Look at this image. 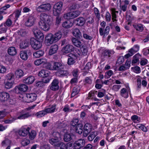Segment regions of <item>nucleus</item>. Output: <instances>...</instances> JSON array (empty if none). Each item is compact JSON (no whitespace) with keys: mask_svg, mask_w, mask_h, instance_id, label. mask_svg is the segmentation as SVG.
<instances>
[{"mask_svg":"<svg viewBox=\"0 0 149 149\" xmlns=\"http://www.w3.org/2000/svg\"><path fill=\"white\" fill-rule=\"evenodd\" d=\"M40 20L38 23L40 28L45 31H49L52 23L51 17L45 13H42L40 15Z\"/></svg>","mask_w":149,"mask_h":149,"instance_id":"nucleus-1","label":"nucleus"},{"mask_svg":"<svg viewBox=\"0 0 149 149\" xmlns=\"http://www.w3.org/2000/svg\"><path fill=\"white\" fill-rule=\"evenodd\" d=\"M37 97L36 94L34 93H26L24 95L23 99L24 102H30L35 100L36 99Z\"/></svg>","mask_w":149,"mask_h":149,"instance_id":"nucleus-2","label":"nucleus"},{"mask_svg":"<svg viewBox=\"0 0 149 149\" xmlns=\"http://www.w3.org/2000/svg\"><path fill=\"white\" fill-rule=\"evenodd\" d=\"M51 8V5L49 3H43L37 7L36 9L39 12H46L49 11Z\"/></svg>","mask_w":149,"mask_h":149,"instance_id":"nucleus-3","label":"nucleus"},{"mask_svg":"<svg viewBox=\"0 0 149 149\" xmlns=\"http://www.w3.org/2000/svg\"><path fill=\"white\" fill-rule=\"evenodd\" d=\"M45 42L46 45L47 46H49L56 42L53 35L52 33H49L46 35Z\"/></svg>","mask_w":149,"mask_h":149,"instance_id":"nucleus-4","label":"nucleus"},{"mask_svg":"<svg viewBox=\"0 0 149 149\" xmlns=\"http://www.w3.org/2000/svg\"><path fill=\"white\" fill-rule=\"evenodd\" d=\"M114 53V51L112 50L106 49L104 50L102 53L101 58L102 61L105 60L106 57L109 58Z\"/></svg>","mask_w":149,"mask_h":149,"instance_id":"nucleus-5","label":"nucleus"},{"mask_svg":"<svg viewBox=\"0 0 149 149\" xmlns=\"http://www.w3.org/2000/svg\"><path fill=\"white\" fill-rule=\"evenodd\" d=\"M30 44L33 48L36 50L39 49L42 46L41 44L40 41L34 38H31Z\"/></svg>","mask_w":149,"mask_h":149,"instance_id":"nucleus-6","label":"nucleus"},{"mask_svg":"<svg viewBox=\"0 0 149 149\" xmlns=\"http://www.w3.org/2000/svg\"><path fill=\"white\" fill-rule=\"evenodd\" d=\"M30 129V128L29 127H22L18 131V134L21 136H26L29 133Z\"/></svg>","mask_w":149,"mask_h":149,"instance_id":"nucleus-7","label":"nucleus"},{"mask_svg":"<svg viewBox=\"0 0 149 149\" xmlns=\"http://www.w3.org/2000/svg\"><path fill=\"white\" fill-rule=\"evenodd\" d=\"M28 89V87L27 85L24 84H21L16 86L14 90L16 93L17 92V89L19 92L23 93L26 91Z\"/></svg>","mask_w":149,"mask_h":149,"instance_id":"nucleus-8","label":"nucleus"},{"mask_svg":"<svg viewBox=\"0 0 149 149\" xmlns=\"http://www.w3.org/2000/svg\"><path fill=\"white\" fill-rule=\"evenodd\" d=\"M74 143L75 148L80 149L84 146L85 141L84 139H80L75 141Z\"/></svg>","mask_w":149,"mask_h":149,"instance_id":"nucleus-9","label":"nucleus"},{"mask_svg":"<svg viewBox=\"0 0 149 149\" xmlns=\"http://www.w3.org/2000/svg\"><path fill=\"white\" fill-rule=\"evenodd\" d=\"M92 129L91 125L88 123H86L85 125L84 128L83 135L84 136H87L91 132Z\"/></svg>","mask_w":149,"mask_h":149,"instance_id":"nucleus-10","label":"nucleus"},{"mask_svg":"<svg viewBox=\"0 0 149 149\" xmlns=\"http://www.w3.org/2000/svg\"><path fill=\"white\" fill-rule=\"evenodd\" d=\"M86 22L85 19L82 17H80L77 18L74 20V23L76 26H82Z\"/></svg>","mask_w":149,"mask_h":149,"instance_id":"nucleus-11","label":"nucleus"},{"mask_svg":"<svg viewBox=\"0 0 149 149\" xmlns=\"http://www.w3.org/2000/svg\"><path fill=\"white\" fill-rule=\"evenodd\" d=\"M58 84L59 81L58 79H54L50 86V89L54 91L58 90L59 87Z\"/></svg>","mask_w":149,"mask_h":149,"instance_id":"nucleus-12","label":"nucleus"},{"mask_svg":"<svg viewBox=\"0 0 149 149\" xmlns=\"http://www.w3.org/2000/svg\"><path fill=\"white\" fill-rule=\"evenodd\" d=\"M31 116L30 113L29 112H25L24 111H22L18 113V116L17 118L18 119H25Z\"/></svg>","mask_w":149,"mask_h":149,"instance_id":"nucleus-13","label":"nucleus"},{"mask_svg":"<svg viewBox=\"0 0 149 149\" xmlns=\"http://www.w3.org/2000/svg\"><path fill=\"white\" fill-rule=\"evenodd\" d=\"M121 0H120V7L122 11L125 12L127 8V6L129 4L130 1L128 0H125L123 1L122 2H120Z\"/></svg>","mask_w":149,"mask_h":149,"instance_id":"nucleus-14","label":"nucleus"},{"mask_svg":"<svg viewBox=\"0 0 149 149\" xmlns=\"http://www.w3.org/2000/svg\"><path fill=\"white\" fill-rule=\"evenodd\" d=\"M30 44V41L29 39H25L20 43L19 47L21 49H25L28 47Z\"/></svg>","mask_w":149,"mask_h":149,"instance_id":"nucleus-15","label":"nucleus"},{"mask_svg":"<svg viewBox=\"0 0 149 149\" xmlns=\"http://www.w3.org/2000/svg\"><path fill=\"white\" fill-rule=\"evenodd\" d=\"M35 19L33 16H30L28 17L25 22V25L27 26H31L34 24Z\"/></svg>","mask_w":149,"mask_h":149,"instance_id":"nucleus-16","label":"nucleus"},{"mask_svg":"<svg viewBox=\"0 0 149 149\" xmlns=\"http://www.w3.org/2000/svg\"><path fill=\"white\" fill-rule=\"evenodd\" d=\"M110 31V27L109 26H107L104 31L102 28H100L99 29V33L101 36H103V38L105 37V36L108 35Z\"/></svg>","mask_w":149,"mask_h":149,"instance_id":"nucleus-17","label":"nucleus"},{"mask_svg":"<svg viewBox=\"0 0 149 149\" xmlns=\"http://www.w3.org/2000/svg\"><path fill=\"white\" fill-rule=\"evenodd\" d=\"M33 33L37 39L40 40L43 39L44 38L43 34L40 30L37 29H34Z\"/></svg>","mask_w":149,"mask_h":149,"instance_id":"nucleus-18","label":"nucleus"},{"mask_svg":"<svg viewBox=\"0 0 149 149\" xmlns=\"http://www.w3.org/2000/svg\"><path fill=\"white\" fill-rule=\"evenodd\" d=\"M68 71L65 70H61L57 71L56 72V74L57 76L61 77H63L68 76L69 74Z\"/></svg>","mask_w":149,"mask_h":149,"instance_id":"nucleus-19","label":"nucleus"},{"mask_svg":"<svg viewBox=\"0 0 149 149\" xmlns=\"http://www.w3.org/2000/svg\"><path fill=\"white\" fill-rule=\"evenodd\" d=\"M73 35L78 39H80L82 37L81 33L79 30L77 28H73L72 29Z\"/></svg>","mask_w":149,"mask_h":149,"instance_id":"nucleus-20","label":"nucleus"},{"mask_svg":"<svg viewBox=\"0 0 149 149\" xmlns=\"http://www.w3.org/2000/svg\"><path fill=\"white\" fill-rule=\"evenodd\" d=\"M64 68V65L61 63L55 62L53 63V70L59 71Z\"/></svg>","mask_w":149,"mask_h":149,"instance_id":"nucleus-21","label":"nucleus"},{"mask_svg":"<svg viewBox=\"0 0 149 149\" xmlns=\"http://www.w3.org/2000/svg\"><path fill=\"white\" fill-rule=\"evenodd\" d=\"M81 88L79 85H77L73 88L71 94V97H73L78 94L80 91Z\"/></svg>","mask_w":149,"mask_h":149,"instance_id":"nucleus-22","label":"nucleus"},{"mask_svg":"<svg viewBox=\"0 0 149 149\" xmlns=\"http://www.w3.org/2000/svg\"><path fill=\"white\" fill-rule=\"evenodd\" d=\"M56 109V105H53L47 107H46L44 110L46 114L54 112Z\"/></svg>","mask_w":149,"mask_h":149,"instance_id":"nucleus-23","label":"nucleus"},{"mask_svg":"<svg viewBox=\"0 0 149 149\" xmlns=\"http://www.w3.org/2000/svg\"><path fill=\"white\" fill-rule=\"evenodd\" d=\"M35 81V77L33 76H29L24 79V82L30 84L33 83Z\"/></svg>","mask_w":149,"mask_h":149,"instance_id":"nucleus-24","label":"nucleus"},{"mask_svg":"<svg viewBox=\"0 0 149 149\" xmlns=\"http://www.w3.org/2000/svg\"><path fill=\"white\" fill-rule=\"evenodd\" d=\"M71 40L73 44L75 46L78 47H80L82 46L81 42L77 38L73 37L72 38Z\"/></svg>","mask_w":149,"mask_h":149,"instance_id":"nucleus-25","label":"nucleus"},{"mask_svg":"<svg viewBox=\"0 0 149 149\" xmlns=\"http://www.w3.org/2000/svg\"><path fill=\"white\" fill-rule=\"evenodd\" d=\"M58 49V45L55 44L52 45L50 48L49 52V54L50 55H52L55 53Z\"/></svg>","mask_w":149,"mask_h":149,"instance_id":"nucleus-26","label":"nucleus"},{"mask_svg":"<svg viewBox=\"0 0 149 149\" xmlns=\"http://www.w3.org/2000/svg\"><path fill=\"white\" fill-rule=\"evenodd\" d=\"M74 50V48L72 45H66L65 47L63 48L64 52L66 53L71 52Z\"/></svg>","mask_w":149,"mask_h":149,"instance_id":"nucleus-27","label":"nucleus"},{"mask_svg":"<svg viewBox=\"0 0 149 149\" xmlns=\"http://www.w3.org/2000/svg\"><path fill=\"white\" fill-rule=\"evenodd\" d=\"M50 74L49 72L47 71L44 70H42L38 74L39 77L44 78L45 77H47Z\"/></svg>","mask_w":149,"mask_h":149,"instance_id":"nucleus-28","label":"nucleus"},{"mask_svg":"<svg viewBox=\"0 0 149 149\" xmlns=\"http://www.w3.org/2000/svg\"><path fill=\"white\" fill-rule=\"evenodd\" d=\"M9 98V95L6 92L1 93L0 100L1 101L7 100Z\"/></svg>","mask_w":149,"mask_h":149,"instance_id":"nucleus-29","label":"nucleus"},{"mask_svg":"<svg viewBox=\"0 0 149 149\" xmlns=\"http://www.w3.org/2000/svg\"><path fill=\"white\" fill-rule=\"evenodd\" d=\"M21 58L23 60L26 61L28 58L26 50L21 51L20 53Z\"/></svg>","mask_w":149,"mask_h":149,"instance_id":"nucleus-30","label":"nucleus"},{"mask_svg":"<svg viewBox=\"0 0 149 149\" xmlns=\"http://www.w3.org/2000/svg\"><path fill=\"white\" fill-rule=\"evenodd\" d=\"M50 143L54 146H58L59 145V139L56 138H52L49 140Z\"/></svg>","mask_w":149,"mask_h":149,"instance_id":"nucleus-31","label":"nucleus"},{"mask_svg":"<svg viewBox=\"0 0 149 149\" xmlns=\"http://www.w3.org/2000/svg\"><path fill=\"white\" fill-rule=\"evenodd\" d=\"M120 95L122 97L126 98L128 97V93L125 88H122L120 91Z\"/></svg>","mask_w":149,"mask_h":149,"instance_id":"nucleus-32","label":"nucleus"},{"mask_svg":"<svg viewBox=\"0 0 149 149\" xmlns=\"http://www.w3.org/2000/svg\"><path fill=\"white\" fill-rule=\"evenodd\" d=\"M83 126L81 124H78L75 127L76 132L79 134H81L83 132Z\"/></svg>","mask_w":149,"mask_h":149,"instance_id":"nucleus-33","label":"nucleus"},{"mask_svg":"<svg viewBox=\"0 0 149 149\" xmlns=\"http://www.w3.org/2000/svg\"><path fill=\"white\" fill-rule=\"evenodd\" d=\"M72 136L68 133H65L63 139L65 141L68 142L71 141Z\"/></svg>","mask_w":149,"mask_h":149,"instance_id":"nucleus-34","label":"nucleus"},{"mask_svg":"<svg viewBox=\"0 0 149 149\" xmlns=\"http://www.w3.org/2000/svg\"><path fill=\"white\" fill-rule=\"evenodd\" d=\"M63 26L65 28H69L71 27L73 24L70 20H67L64 22L62 24Z\"/></svg>","mask_w":149,"mask_h":149,"instance_id":"nucleus-35","label":"nucleus"},{"mask_svg":"<svg viewBox=\"0 0 149 149\" xmlns=\"http://www.w3.org/2000/svg\"><path fill=\"white\" fill-rule=\"evenodd\" d=\"M47 60L45 59H40L34 61V63L37 65H39L41 64H45L47 63Z\"/></svg>","mask_w":149,"mask_h":149,"instance_id":"nucleus-36","label":"nucleus"},{"mask_svg":"<svg viewBox=\"0 0 149 149\" xmlns=\"http://www.w3.org/2000/svg\"><path fill=\"white\" fill-rule=\"evenodd\" d=\"M15 76L13 73L10 74V88L15 86L16 83L14 82Z\"/></svg>","mask_w":149,"mask_h":149,"instance_id":"nucleus-37","label":"nucleus"},{"mask_svg":"<svg viewBox=\"0 0 149 149\" xmlns=\"http://www.w3.org/2000/svg\"><path fill=\"white\" fill-rule=\"evenodd\" d=\"M70 13L72 19L77 17L80 14V12L78 10L74 11Z\"/></svg>","mask_w":149,"mask_h":149,"instance_id":"nucleus-38","label":"nucleus"},{"mask_svg":"<svg viewBox=\"0 0 149 149\" xmlns=\"http://www.w3.org/2000/svg\"><path fill=\"white\" fill-rule=\"evenodd\" d=\"M4 84L5 88L7 89L9 88V78L7 76L6 77L4 82Z\"/></svg>","mask_w":149,"mask_h":149,"instance_id":"nucleus-39","label":"nucleus"},{"mask_svg":"<svg viewBox=\"0 0 149 149\" xmlns=\"http://www.w3.org/2000/svg\"><path fill=\"white\" fill-rule=\"evenodd\" d=\"M15 74L16 77L18 78H20L24 75V72L21 69L16 70L15 72Z\"/></svg>","mask_w":149,"mask_h":149,"instance_id":"nucleus-40","label":"nucleus"},{"mask_svg":"<svg viewBox=\"0 0 149 149\" xmlns=\"http://www.w3.org/2000/svg\"><path fill=\"white\" fill-rule=\"evenodd\" d=\"M56 42L59 40L62 37V34L61 32H58L53 34Z\"/></svg>","mask_w":149,"mask_h":149,"instance_id":"nucleus-41","label":"nucleus"},{"mask_svg":"<svg viewBox=\"0 0 149 149\" xmlns=\"http://www.w3.org/2000/svg\"><path fill=\"white\" fill-rule=\"evenodd\" d=\"M43 51L40 50L36 52L33 54V56L35 58H39L42 56L44 54Z\"/></svg>","mask_w":149,"mask_h":149,"instance_id":"nucleus-42","label":"nucleus"},{"mask_svg":"<svg viewBox=\"0 0 149 149\" xmlns=\"http://www.w3.org/2000/svg\"><path fill=\"white\" fill-rule=\"evenodd\" d=\"M139 49V47L138 45H135L129 50V52L130 53H132L134 54V53L138 51Z\"/></svg>","mask_w":149,"mask_h":149,"instance_id":"nucleus-43","label":"nucleus"},{"mask_svg":"<svg viewBox=\"0 0 149 149\" xmlns=\"http://www.w3.org/2000/svg\"><path fill=\"white\" fill-rule=\"evenodd\" d=\"M9 7V5L8 4L6 6L3 7L0 9V15H3L7 13L6 11V10L7 8Z\"/></svg>","mask_w":149,"mask_h":149,"instance_id":"nucleus-44","label":"nucleus"},{"mask_svg":"<svg viewBox=\"0 0 149 149\" xmlns=\"http://www.w3.org/2000/svg\"><path fill=\"white\" fill-rule=\"evenodd\" d=\"M29 137L31 140H33L36 137V132L34 130H32L30 132H29L28 133Z\"/></svg>","mask_w":149,"mask_h":149,"instance_id":"nucleus-45","label":"nucleus"},{"mask_svg":"<svg viewBox=\"0 0 149 149\" xmlns=\"http://www.w3.org/2000/svg\"><path fill=\"white\" fill-rule=\"evenodd\" d=\"M139 55L138 54H135L133 56V58L132 62V64L133 65L134 64L137 63H139Z\"/></svg>","mask_w":149,"mask_h":149,"instance_id":"nucleus-46","label":"nucleus"},{"mask_svg":"<svg viewBox=\"0 0 149 149\" xmlns=\"http://www.w3.org/2000/svg\"><path fill=\"white\" fill-rule=\"evenodd\" d=\"M7 28L3 25V23H1L0 25V34L6 33Z\"/></svg>","mask_w":149,"mask_h":149,"instance_id":"nucleus-47","label":"nucleus"},{"mask_svg":"<svg viewBox=\"0 0 149 149\" xmlns=\"http://www.w3.org/2000/svg\"><path fill=\"white\" fill-rule=\"evenodd\" d=\"M63 5V3L62 2H57L54 6V8L56 9L61 10Z\"/></svg>","mask_w":149,"mask_h":149,"instance_id":"nucleus-48","label":"nucleus"},{"mask_svg":"<svg viewBox=\"0 0 149 149\" xmlns=\"http://www.w3.org/2000/svg\"><path fill=\"white\" fill-rule=\"evenodd\" d=\"M133 26L136 30L139 31H142L143 30V27L141 24L134 25Z\"/></svg>","mask_w":149,"mask_h":149,"instance_id":"nucleus-49","label":"nucleus"},{"mask_svg":"<svg viewBox=\"0 0 149 149\" xmlns=\"http://www.w3.org/2000/svg\"><path fill=\"white\" fill-rule=\"evenodd\" d=\"M78 122L79 120L77 118L73 119L70 122V124L72 126L74 127L78 124Z\"/></svg>","mask_w":149,"mask_h":149,"instance_id":"nucleus-50","label":"nucleus"},{"mask_svg":"<svg viewBox=\"0 0 149 149\" xmlns=\"http://www.w3.org/2000/svg\"><path fill=\"white\" fill-rule=\"evenodd\" d=\"M69 57L70 58L68 59L67 63L69 65H73L75 63V61L72 57H71L70 56Z\"/></svg>","mask_w":149,"mask_h":149,"instance_id":"nucleus-51","label":"nucleus"},{"mask_svg":"<svg viewBox=\"0 0 149 149\" xmlns=\"http://www.w3.org/2000/svg\"><path fill=\"white\" fill-rule=\"evenodd\" d=\"M17 53L16 50L14 47H10V55L14 56Z\"/></svg>","mask_w":149,"mask_h":149,"instance_id":"nucleus-52","label":"nucleus"},{"mask_svg":"<svg viewBox=\"0 0 149 149\" xmlns=\"http://www.w3.org/2000/svg\"><path fill=\"white\" fill-rule=\"evenodd\" d=\"M46 114L44 110H43L37 112L35 115L38 117H41L44 116Z\"/></svg>","mask_w":149,"mask_h":149,"instance_id":"nucleus-53","label":"nucleus"},{"mask_svg":"<svg viewBox=\"0 0 149 149\" xmlns=\"http://www.w3.org/2000/svg\"><path fill=\"white\" fill-rule=\"evenodd\" d=\"M114 83V81L113 79H110L109 80H105L103 82H102V84H104L105 85H108L109 84H112Z\"/></svg>","mask_w":149,"mask_h":149,"instance_id":"nucleus-54","label":"nucleus"},{"mask_svg":"<svg viewBox=\"0 0 149 149\" xmlns=\"http://www.w3.org/2000/svg\"><path fill=\"white\" fill-rule=\"evenodd\" d=\"M97 91H90L88 93V99L90 98H93L95 96V94H97Z\"/></svg>","mask_w":149,"mask_h":149,"instance_id":"nucleus-55","label":"nucleus"},{"mask_svg":"<svg viewBox=\"0 0 149 149\" xmlns=\"http://www.w3.org/2000/svg\"><path fill=\"white\" fill-rule=\"evenodd\" d=\"M96 136V135L94 132H92L91 133L88 137V140L90 141H91L94 139Z\"/></svg>","mask_w":149,"mask_h":149,"instance_id":"nucleus-56","label":"nucleus"},{"mask_svg":"<svg viewBox=\"0 0 149 149\" xmlns=\"http://www.w3.org/2000/svg\"><path fill=\"white\" fill-rule=\"evenodd\" d=\"M51 137L58 139L60 137V134L57 132L53 131L51 135Z\"/></svg>","mask_w":149,"mask_h":149,"instance_id":"nucleus-57","label":"nucleus"},{"mask_svg":"<svg viewBox=\"0 0 149 149\" xmlns=\"http://www.w3.org/2000/svg\"><path fill=\"white\" fill-rule=\"evenodd\" d=\"M21 10H17L12 15H14L15 18L17 19L21 15Z\"/></svg>","mask_w":149,"mask_h":149,"instance_id":"nucleus-58","label":"nucleus"},{"mask_svg":"<svg viewBox=\"0 0 149 149\" xmlns=\"http://www.w3.org/2000/svg\"><path fill=\"white\" fill-rule=\"evenodd\" d=\"M30 143L29 140L28 139H24L22 141L21 144L23 146H25L27 145Z\"/></svg>","mask_w":149,"mask_h":149,"instance_id":"nucleus-59","label":"nucleus"},{"mask_svg":"<svg viewBox=\"0 0 149 149\" xmlns=\"http://www.w3.org/2000/svg\"><path fill=\"white\" fill-rule=\"evenodd\" d=\"M137 126L144 132H146L147 131L146 127L143 125L139 124L137 125Z\"/></svg>","mask_w":149,"mask_h":149,"instance_id":"nucleus-60","label":"nucleus"},{"mask_svg":"<svg viewBox=\"0 0 149 149\" xmlns=\"http://www.w3.org/2000/svg\"><path fill=\"white\" fill-rule=\"evenodd\" d=\"M83 36L84 38L86 40H91L93 39V37L92 36H88V35L84 33V31L83 32Z\"/></svg>","mask_w":149,"mask_h":149,"instance_id":"nucleus-61","label":"nucleus"},{"mask_svg":"<svg viewBox=\"0 0 149 149\" xmlns=\"http://www.w3.org/2000/svg\"><path fill=\"white\" fill-rule=\"evenodd\" d=\"M94 11L96 17L98 18H100V14L98 9L96 8H94Z\"/></svg>","mask_w":149,"mask_h":149,"instance_id":"nucleus-62","label":"nucleus"},{"mask_svg":"<svg viewBox=\"0 0 149 149\" xmlns=\"http://www.w3.org/2000/svg\"><path fill=\"white\" fill-rule=\"evenodd\" d=\"M7 114L5 110L0 111V119L3 118Z\"/></svg>","mask_w":149,"mask_h":149,"instance_id":"nucleus-63","label":"nucleus"},{"mask_svg":"<svg viewBox=\"0 0 149 149\" xmlns=\"http://www.w3.org/2000/svg\"><path fill=\"white\" fill-rule=\"evenodd\" d=\"M72 109H70L69 107V106L67 104L65 105L63 109V111L65 112H68L72 111Z\"/></svg>","mask_w":149,"mask_h":149,"instance_id":"nucleus-64","label":"nucleus"}]
</instances>
